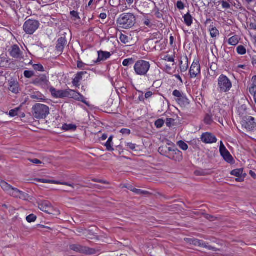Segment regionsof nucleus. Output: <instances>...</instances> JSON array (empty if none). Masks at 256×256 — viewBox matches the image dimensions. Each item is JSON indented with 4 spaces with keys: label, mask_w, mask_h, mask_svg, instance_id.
<instances>
[{
    "label": "nucleus",
    "mask_w": 256,
    "mask_h": 256,
    "mask_svg": "<svg viewBox=\"0 0 256 256\" xmlns=\"http://www.w3.org/2000/svg\"><path fill=\"white\" fill-rule=\"evenodd\" d=\"M50 91L52 96L54 98H72L86 103L84 100V96L75 90H56L55 88L52 86L50 88Z\"/></svg>",
    "instance_id": "obj_1"
},
{
    "label": "nucleus",
    "mask_w": 256,
    "mask_h": 256,
    "mask_svg": "<svg viewBox=\"0 0 256 256\" xmlns=\"http://www.w3.org/2000/svg\"><path fill=\"white\" fill-rule=\"evenodd\" d=\"M158 152L160 154L176 162H180L183 158L182 152L174 147L173 148L167 146H162L159 148Z\"/></svg>",
    "instance_id": "obj_2"
},
{
    "label": "nucleus",
    "mask_w": 256,
    "mask_h": 256,
    "mask_svg": "<svg viewBox=\"0 0 256 256\" xmlns=\"http://www.w3.org/2000/svg\"><path fill=\"white\" fill-rule=\"evenodd\" d=\"M136 21L134 15L132 13H124L121 14L117 19L118 25L121 28L128 29L133 27Z\"/></svg>",
    "instance_id": "obj_3"
},
{
    "label": "nucleus",
    "mask_w": 256,
    "mask_h": 256,
    "mask_svg": "<svg viewBox=\"0 0 256 256\" xmlns=\"http://www.w3.org/2000/svg\"><path fill=\"white\" fill-rule=\"evenodd\" d=\"M0 186L4 191L11 196L20 198H26V194L24 192L12 186L6 182L0 179Z\"/></svg>",
    "instance_id": "obj_4"
},
{
    "label": "nucleus",
    "mask_w": 256,
    "mask_h": 256,
    "mask_svg": "<svg viewBox=\"0 0 256 256\" xmlns=\"http://www.w3.org/2000/svg\"><path fill=\"white\" fill-rule=\"evenodd\" d=\"M32 112L34 118L38 120L44 119L50 114V108L45 104H36L33 106Z\"/></svg>",
    "instance_id": "obj_5"
},
{
    "label": "nucleus",
    "mask_w": 256,
    "mask_h": 256,
    "mask_svg": "<svg viewBox=\"0 0 256 256\" xmlns=\"http://www.w3.org/2000/svg\"><path fill=\"white\" fill-rule=\"evenodd\" d=\"M150 68V62L144 60H138L135 63L134 68L136 74L149 78L148 73Z\"/></svg>",
    "instance_id": "obj_6"
},
{
    "label": "nucleus",
    "mask_w": 256,
    "mask_h": 256,
    "mask_svg": "<svg viewBox=\"0 0 256 256\" xmlns=\"http://www.w3.org/2000/svg\"><path fill=\"white\" fill-rule=\"evenodd\" d=\"M232 87V84L228 78L224 74L220 75L218 78V90L220 92H226Z\"/></svg>",
    "instance_id": "obj_7"
},
{
    "label": "nucleus",
    "mask_w": 256,
    "mask_h": 256,
    "mask_svg": "<svg viewBox=\"0 0 256 256\" xmlns=\"http://www.w3.org/2000/svg\"><path fill=\"white\" fill-rule=\"evenodd\" d=\"M40 26L39 21L29 19L24 23L23 30L26 34L32 35L38 28Z\"/></svg>",
    "instance_id": "obj_8"
},
{
    "label": "nucleus",
    "mask_w": 256,
    "mask_h": 256,
    "mask_svg": "<svg viewBox=\"0 0 256 256\" xmlns=\"http://www.w3.org/2000/svg\"><path fill=\"white\" fill-rule=\"evenodd\" d=\"M184 240L190 244H193L196 246H198L206 248L208 250H212L214 252H218L220 250V248L212 246H210L208 243H206L202 240H199L196 238H184Z\"/></svg>",
    "instance_id": "obj_9"
},
{
    "label": "nucleus",
    "mask_w": 256,
    "mask_h": 256,
    "mask_svg": "<svg viewBox=\"0 0 256 256\" xmlns=\"http://www.w3.org/2000/svg\"><path fill=\"white\" fill-rule=\"evenodd\" d=\"M31 84L36 86H40L44 89L48 88L50 85L48 77L46 74H40L33 78Z\"/></svg>",
    "instance_id": "obj_10"
},
{
    "label": "nucleus",
    "mask_w": 256,
    "mask_h": 256,
    "mask_svg": "<svg viewBox=\"0 0 256 256\" xmlns=\"http://www.w3.org/2000/svg\"><path fill=\"white\" fill-rule=\"evenodd\" d=\"M242 128H244L247 131H253L256 128V122L254 118L246 116L242 118L241 122Z\"/></svg>",
    "instance_id": "obj_11"
},
{
    "label": "nucleus",
    "mask_w": 256,
    "mask_h": 256,
    "mask_svg": "<svg viewBox=\"0 0 256 256\" xmlns=\"http://www.w3.org/2000/svg\"><path fill=\"white\" fill-rule=\"evenodd\" d=\"M220 152L224 159L228 163L232 164L234 162V158L228 150L226 148L222 142H220Z\"/></svg>",
    "instance_id": "obj_12"
},
{
    "label": "nucleus",
    "mask_w": 256,
    "mask_h": 256,
    "mask_svg": "<svg viewBox=\"0 0 256 256\" xmlns=\"http://www.w3.org/2000/svg\"><path fill=\"white\" fill-rule=\"evenodd\" d=\"M8 90L14 94H18L20 91V84L17 80L11 78L7 84Z\"/></svg>",
    "instance_id": "obj_13"
},
{
    "label": "nucleus",
    "mask_w": 256,
    "mask_h": 256,
    "mask_svg": "<svg viewBox=\"0 0 256 256\" xmlns=\"http://www.w3.org/2000/svg\"><path fill=\"white\" fill-rule=\"evenodd\" d=\"M200 72V66L198 60H194L190 70V75L191 78L197 76Z\"/></svg>",
    "instance_id": "obj_14"
},
{
    "label": "nucleus",
    "mask_w": 256,
    "mask_h": 256,
    "mask_svg": "<svg viewBox=\"0 0 256 256\" xmlns=\"http://www.w3.org/2000/svg\"><path fill=\"white\" fill-rule=\"evenodd\" d=\"M10 56L16 59H20L22 58V52L18 45L12 46L9 50Z\"/></svg>",
    "instance_id": "obj_15"
},
{
    "label": "nucleus",
    "mask_w": 256,
    "mask_h": 256,
    "mask_svg": "<svg viewBox=\"0 0 256 256\" xmlns=\"http://www.w3.org/2000/svg\"><path fill=\"white\" fill-rule=\"evenodd\" d=\"M38 207L42 212L49 214H53L54 208L48 201L44 200L39 202Z\"/></svg>",
    "instance_id": "obj_16"
},
{
    "label": "nucleus",
    "mask_w": 256,
    "mask_h": 256,
    "mask_svg": "<svg viewBox=\"0 0 256 256\" xmlns=\"http://www.w3.org/2000/svg\"><path fill=\"white\" fill-rule=\"evenodd\" d=\"M222 110L219 106H214L210 111V113L211 114L214 120H217L220 124H222L223 122L222 118Z\"/></svg>",
    "instance_id": "obj_17"
},
{
    "label": "nucleus",
    "mask_w": 256,
    "mask_h": 256,
    "mask_svg": "<svg viewBox=\"0 0 256 256\" xmlns=\"http://www.w3.org/2000/svg\"><path fill=\"white\" fill-rule=\"evenodd\" d=\"M201 140L205 144H212L216 142L217 139L213 134L206 132L202 135Z\"/></svg>",
    "instance_id": "obj_18"
},
{
    "label": "nucleus",
    "mask_w": 256,
    "mask_h": 256,
    "mask_svg": "<svg viewBox=\"0 0 256 256\" xmlns=\"http://www.w3.org/2000/svg\"><path fill=\"white\" fill-rule=\"evenodd\" d=\"M79 250L78 252L86 254H94L99 252L100 250H96L92 248H90L88 247L80 245V248H79Z\"/></svg>",
    "instance_id": "obj_19"
},
{
    "label": "nucleus",
    "mask_w": 256,
    "mask_h": 256,
    "mask_svg": "<svg viewBox=\"0 0 256 256\" xmlns=\"http://www.w3.org/2000/svg\"><path fill=\"white\" fill-rule=\"evenodd\" d=\"M67 44V40L65 37H60L57 41L56 49L57 51L62 52Z\"/></svg>",
    "instance_id": "obj_20"
},
{
    "label": "nucleus",
    "mask_w": 256,
    "mask_h": 256,
    "mask_svg": "<svg viewBox=\"0 0 256 256\" xmlns=\"http://www.w3.org/2000/svg\"><path fill=\"white\" fill-rule=\"evenodd\" d=\"M98 58L95 63H99L101 61H104L110 58L111 54L110 52L100 50L98 52Z\"/></svg>",
    "instance_id": "obj_21"
},
{
    "label": "nucleus",
    "mask_w": 256,
    "mask_h": 256,
    "mask_svg": "<svg viewBox=\"0 0 256 256\" xmlns=\"http://www.w3.org/2000/svg\"><path fill=\"white\" fill-rule=\"evenodd\" d=\"M86 72H78L75 76V78L72 80V83L74 86L78 88L80 86V82L82 79L83 76L86 74Z\"/></svg>",
    "instance_id": "obj_22"
},
{
    "label": "nucleus",
    "mask_w": 256,
    "mask_h": 256,
    "mask_svg": "<svg viewBox=\"0 0 256 256\" xmlns=\"http://www.w3.org/2000/svg\"><path fill=\"white\" fill-rule=\"evenodd\" d=\"M128 188L134 193L138 195H148L150 194L148 192L142 190L140 189L132 188V187H129Z\"/></svg>",
    "instance_id": "obj_23"
},
{
    "label": "nucleus",
    "mask_w": 256,
    "mask_h": 256,
    "mask_svg": "<svg viewBox=\"0 0 256 256\" xmlns=\"http://www.w3.org/2000/svg\"><path fill=\"white\" fill-rule=\"evenodd\" d=\"M178 103L182 106L185 107L190 104V100L184 94L182 98L178 102Z\"/></svg>",
    "instance_id": "obj_24"
},
{
    "label": "nucleus",
    "mask_w": 256,
    "mask_h": 256,
    "mask_svg": "<svg viewBox=\"0 0 256 256\" xmlns=\"http://www.w3.org/2000/svg\"><path fill=\"white\" fill-rule=\"evenodd\" d=\"M184 21L186 26H190L192 24V17L190 13H187L184 16Z\"/></svg>",
    "instance_id": "obj_25"
},
{
    "label": "nucleus",
    "mask_w": 256,
    "mask_h": 256,
    "mask_svg": "<svg viewBox=\"0 0 256 256\" xmlns=\"http://www.w3.org/2000/svg\"><path fill=\"white\" fill-rule=\"evenodd\" d=\"M209 31L210 32V36L212 38H215L220 34L218 30L214 26H210Z\"/></svg>",
    "instance_id": "obj_26"
},
{
    "label": "nucleus",
    "mask_w": 256,
    "mask_h": 256,
    "mask_svg": "<svg viewBox=\"0 0 256 256\" xmlns=\"http://www.w3.org/2000/svg\"><path fill=\"white\" fill-rule=\"evenodd\" d=\"M172 94L176 98V100L178 102L182 97L184 95L183 92H182L178 90H174Z\"/></svg>",
    "instance_id": "obj_27"
},
{
    "label": "nucleus",
    "mask_w": 256,
    "mask_h": 256,
    "mask_svg": "<svg viewBox=\"0 0 256 256\" xmlns=\"http://www.w3.org/2000/svg\"><path fill=\"white\" fill-rule=\"evenodd\" d=\"M112 139L113 136H112L108 138V141L106 142L105 144V146H106L107 150L108 151H112L114 150L112 146Z\"/></svg>",
    "instance_id": "obj_28"
},
{
    "label": "nucleus",
    "mask_w": 256,
    "mask_h": 256,
    "mask_svg": "<svg viewBox=\"0 0 256 256\" xmlns=\"http://www.w3.org/2000/svg\"><path fill=\"white\" fill-rule=\"evenodd\" d=\"M244 170L242 168L236 169L232 170L230 172V174L232 176H234L236 177L244 176Z\"/></svg>",
    "instance_id": "obj_29"
},
{
    "label": "nucleus",
    "mask_w": 256,
    "mask_h": 256,
    "mask_svg": "<svg viewBox=\"0 0 256 256\" xmlns=\"http://www.w3.org/2000/svg\"><path fill=\"white\" fill-rule=\"evenodd\" d=\"M62 129L65 130H75L76 129V126L73 124H64Z\"/></svg>",
    "instance_id": "obj_30"
},
{
    "label": "nucleus",
    "mask_w": 256,
    "mask_h": 256,
    "mask_svg": "<svg viewBox=\"0 0 256 256\" xmlns=\"http://www.w3.org/2000/svg\"><path fill=\"white\" fill-rule=\"evenodd\" d=\"M214 120L211 114L209 112V114H208L206 116L204 120V122L205 124H206L210 125L212 123Z\"/></svg>",
    "instance_id": "obj_31"
},
{
    "label": "nucleus",
    "mask_w": 256,
    "mask_h": 256,
    "mask_svg": "<svg viewBox=\"0 0 256 256\" xmlns=\"http://www.w3.org/2000/svg\"><path fill=\"white\" fill-rule=\"evenodd\" d=\"M238 42L237 36H234L229 38L228 42L230 44L234 46L238 43Z\"/></svg>",
    "instance_id": "obj_32"
},
{
    "label": "nucleus",
    "mask_w": 256,
    "mask_h": 256,
    "mask_svg": "<svg viewBox=\"0 0 256 256\" xmlns=\"http://www.w3.org/2000/svg\"><path fill=\"white\" fill-rule=\"evenodd\" d=\"M32 98L36 99L40 101H44L45 100V97L40 93L34 94L31 96Z\"/></svg>",
    "instance_id": "obj_33"
},
{
    "label": "nucleus",
    "mask_w": 256,
    "mask_h": 256,
    "mask_svg": "<svg viewBox=\"0 0 256 256\" xmlns=\"http://www.w3.org/2000/svg\"><path fill=\"white\" fill-rule=\"evenodd\" d=\"M120 40L124 44L129 42V37L125 34H121L120 36Z\"/></svg>",
    "instance_id": "obj_34"
},
{
    "label": "nucleus",
    "mask_w": 256,
    "mask_h": 256,
    "mask_svg": "<svg viewBox=\"0 0 256 256\" xmlns=\"http://www.w3.org/2000/svg\"><path fill=\"white\" fill-rule=\"evenodd\" d=\"M60 184H64V185L68 186L70 187V188L68 189L64 190V191L68 192H72L73 190L75 188V187L76 186L78 187V186L76 185V184H69L68 182H63V183H60Z\"/></svg>",
    "instance_id": "obj_35"
},
{
    "label": "nucleus",
    "mask_w": 256,
    "mask_h": 256,
    "mask_svg": "<svg viewBox=\"0 0 256 256\" xmlns=\"http://www.w3.org/2000/svg\"><path fill=\"white\" fill-rule=\"evenodd\" d=\"M178 146L182 150H186L188 148V145L182 140H180L177 143Z\"/></svg>",
    "instance_id": "obj_36"
},
{
    "label": "nucleus",
    "mask_w": 256,
    "mask_h": 256,
    "mask_svg": "<svg viewBox=\"0 0 256 256\" xmlns=\"http://www.w3.org/2000/svg\"><path fill=\"white\" fill-rule=\"evenodd\" d=\"M236 50L238 53L241 55L246 54V48L242 45L238 46L237 47Z\"/></svg>",
    "instance_id": "obj_37"
},
{
    "label": "nucleus",
    "mask_w": 256,
    "mask_h": 256,
    "mask_svg": "<svg viewBox=\"0 0 256 256\" xmlns=\"http://www.w3.org/2000/svg\"><path fill=\"white\" fill-rule=\"evenodd\" d=\"M134 62V60L132 58L125 59L122 62V64L124 66H128L130 65L133 64Z\"/></svg>",
    "instance_id": "obj_38"
},
{
    "label": "nucleus",
    "mask_w": 256,
    "mask_h": 256,
    "mask_svg": "<svg viewBox=\"0 0 256 256\" xmlns=\"http://www.w3.org/2000/svg\"><path fill=\"white\" fill-rule=\"evenodd\" d=\"M33 68L37 71L44 72V66L40 64H34L32 66Z\"/></svg>",
    "instance_id": "obj_39"
},
{
    "label": "nucleus",
    "mask_w": 256,
    "mask_h": 256,
    "mask_svg": "<svg viewBox=\"0 0 256 256\" xmlns=\"http://www.w3.org/2000/svg\"><path fill=\"white\" fill-rule=\"evenodd\" d=\"M20 108H16L12 110L9 112V115L10 116L12 117L15 116H16L18 115V112L20 110Z\"/></svg>",
    "instance_id": "obj_40"
},
{
    "label": "nucleus",
    "mask_w": 256,
    "mask_h": 256,
    "mask_svg": "<svg viewBox=\"0 0 256 256\" xmlns=\"http://www.w3.org/2000/svg\"><path fill=\"white\" fill-rule=\"evenodd\" d=\"M24 76L28 78H30L34 75V72L33 71L25 70L24 72Z\"/></svg>",
    "instance_id": "obj_41"
},
{
    "label": "nucleus",
    "mask_w": 256,
    "mask_h": 256,
    "mask_svg": "<svg viewBox=\"0 0 256 256\" xmlns=\"http://www.w3.org/2000/svg\"><path fill=\"white\" fill-rule=\"evenodd\" d=\"M164 123V122L162 119H158L156 120L155 122V126H156L158 128H160L162 127Z\"/></svg>",
    "instance_id": "obj_42"
},
{
    "label": "nucleus",
    "mask_w": 256,
    "mask_h": 256,
    "mask_svg": "<svg viewBox=\"0 0 256 256\" xmlns=\"http://www.w3.org/2000/svg\"><path fill=\"white\" fill-rule=\"evenodd\" d=\"M26 220L28 222H34L36 220V216L34 214H30L26 216Z\"/></svg>",
    "instance_id": "obj_43"
},
{
    "label": "nucleus",
    "mask_w": 256,
    "mask_h": 256,
    "mask_svg": "<svg viewBox=\"0 0 256 256\" xmlns=\"http://www.w3.org/2000/svg\"><path fill=\"white\" fill-rule=\"evenodd\" d=\"M37 181H38L39 182H42V183H50V184H60V182H56V181L48 180H45V179H38L37 180Z\"/></svg>",
    "instance_id": "obj_44"
},
{
    "label": "nucleus",
    "mask_w": 256,
    "mask_h": 256,
    "mask_svg": "<svg viewBox=\"0 0 256 256\" xmlns=\"http://www.w3.org/2000/svg\"><path fill=\"white\" fill-rule=\"evenodd\" d=\"M126 146L127 148L132 150H134L136 148V145L132 142H126Z\"/></svg>",
    "instance_id": "obj_45"
},
{
    "label": "nucleus",
    "mask_w": 256,
    "mask_h": 256,
    "mask_svg": "<svg viewBox=\"0 0 256 256\" xmlns=\"http://www.w3.org/2000/svg\"><path fill=\"white\" fill-rule=\"evenodd\" d=\"M186 62H188V60H187ZM180 70L182 72H186L188 68V64L186 63L185 65H182V62L181 60L180 62Z\"/></svg>",
    "instance_id": "obj_46"
},
{
    "label": "nucleus",
    "mask_w": 256,
    "mask_h": 256,
    "mask_svg": "<svg viewBox=\"0 0 256 256\" xmlns=\"http://www.w3.org/2000/svg\"><path fill=\"white\" fill-rule=\"evenodd\" d=\"M174 122V120L173 118H166V126L169 128L172 127V126L174 125L173 123Z\"/></svg>",
    "instance_id": "obj_47"
},
{
    "label": "nucleus",
    "mask_w": 256,
    "mask_h": 256,
    "mask_svg": "<svg viewBox=\"0 0 256 256\" xmlns=\"http://www.w3.org/2000/svg\"><path fill=\"white\" fill-rule=\"evenodd\" d=\"M250 94L254 96L256 94V85L254 84H252V86L250 88L249 90Z\"/></svg>",
    "instance_id": "obj_48"
},
{
    "label": "nucleus",
    "mask_w": 256,
    "mask_h": 256,
    "mask_svg": "<svg viewBox=\"0 0 256 256\" xmlns=\"http://www.w3.org/2000/svg\"><path fill=\"white\" fill-rule=\"evenodd\" d=\"M80 248V244H72L70 246V250H74L76 252H78L79 248Z\"/></svg>",
    "instance_id": "obj_49"
},
{
    "label": "nucleus",
    "mask_w": 256,
    "mask_h": 256,
    "mask_svg": "<svg viewBox=\"0 0 256 256\" xmlns=\"http://www.w3.org/2000/svg\"><path fill=\"white\" fill-rule=\"evenodd\" d=\"M70 14L74 18V20L80 19L78 13L77 12H76L74 10L71 11Z\"/></svg>",
    "instance_id": "obj_50"
},
{
    "label": "nucleus",
    "mask_w": 256,
    "mask_h": 256,
    "mask_svg": "<svg viewBox=\"0 0 256 256\" xmlns=\"http://www.w3.org/2000/svg\"><path fill=\"white\" fill-rule=\"evenodd\" d=\"M176 6L180 10H184V4L182 1H178L176 4Z\"/></svg>",
    "instance_id": "obj_51"
},
{
    "label": "nucleus",
    "mask_w": 256,
    "mask_h": 256,
    "mask_svg": "<svg viewBox=\"0 0 256 256\" xmlns=\"http://www.w3.org/2000/svg\"><path fill=\"white\" fill-rule=\"evenodd\" d=\"M155 16L158 18H163L162 13L160 12L158 9L156 10V11L155 12Z\"/></svg>",
    "instance_id": "obj_52"
},
{
    "label": "nucleus",
    "mask_w": 256,
    "mask_h": 256,
    "mask_svg": "<svg viewBox=\"0 0 256 256\" xmlns=\"http://www.w3.org/2000/svg\"><path fill=\"white\" fill-rule=\"evenodd\" d=\"M86 66V64L81 61H78L77 62V66L79 68L83 69Z\"/></svg>",
    "instance_id": "obj_53"
},
{
    "label": "nucleus",
    "mask_w": 256,
    "mask_h": 256,
    "mask_svg": "<svg viewBox=\"0 0 256 256\" xmlns=\"http://www.w3.org/2000/svg\"><path fill=\"white\" fill-rule=\"evenodd\" d=\"M222 6L224 8H230V6L228 2L225 1H222Z\"/></svg>",
    "instance_id": "obj_54"
},
{
    "label": "nucleus",
    "mask_w": 256,
    "mask_h": 256,
    "mask_svg": "<svg viewBox=\"0 0 256 256\" xmlns=\"http://www.w3.org/2000/svg\"><path fill=\"white\" fill-rule=\"evenodd\" d=\"M120 132L123 134H130V130L127 128H122Z\"/></svg>",
    "instance_id": "obj_55"
},
{
    "label": "nucleus",
    "mask_w": 256,
    "mask_h": 256,
    "mask_svg": "<svg viewBox=\"0 0 256 256\" xmlns=\"http://www.w3.org/2000/svg\"><path fill=\"white\" fill-rule=\"evenodd\" d=\"M28 160L34 164H42V162L38 159H28Z\"/></svg>",
    "instance_id": "obj_56"
},
{
    "label": "nucleus",
    "mask_w": 256,
    "mask_h": 256,
    "mask_svg": "<svg viewBox=\"0 0 256 256\" xmlns=\"http://www.w3.org/2000/svg\"><path fill=\"white\" fill-rule=\"evenodd\" d=\"M92 180L93 182H99V183H102V184H108V182L106 181H105V180H102L94 178V179Z\"/></svg>",
    "instance_id": "obj_57"
},
{
    "label": "nucleus",
    "mask_w": 256,
    "mask_h": 256,
    "mask_svg": "<svg viewBox=\"0 0 256 256\" xmlns=\"http://www.w3.org/2000/svg\"><path fill=\"white\" fill-rule=\"evenodd\" d=\"M246 174H244V176H238V178L236 179V181L238 182H242L244 180V178H245Z\"/></svg>",
    "instance_id": "obj_58"
},
{
    "label": "nucleus",
    "mask_w": 256,
    "mask_h": 256,
    "mask_svg": "<svg viewBox=\"0 0 256 256\" xmlns=\"http://www.w3.org/2000/svg\"><path fill=\"white\" fill-rule=\"evenodd\" d=\"M144 24L148 26H151V23H150V20L148 19V18H146L144 20Z\"/></svg>",
    "instance_id": "obj_59"
},
{
    "label": "nucleus",
    "mask_w": 256,
    "mask_h": 256,
    "mask_svg": "<svg viewBox=\"0 0 256 256\" xmlns=\"http://www.w3.org/2000/svg\"><path fill=\"white\" fill-rule=\"evenodd\" d=\"M205 218L210 221L214 220V217L211 215L206 214Z\"/></svg>",
    "instance_id": "obj_60"
},
{
    "label": "nucleus",
    "mask_w": 256,
    "mask_h": 256,
    "mask_svg": "<svg viewBox=\"0 0 256 256\" xmlns=\"http://www.w3.org/2000/svg\"><path fill=\"white\" fill-rule=\"evenodd\" d=\"M107 15L106 13H102L100 14L99 18L102 20H104L106 18Z\"/></svg>",
    "instance_id": "obj_61"
},
{
    "label": "nucleus",
    "mask_w": 256,
    "mask_h": 256,
    "mask_svg": "<svg viewBox=\"0 0 256 256\" xmlns=\"http://www.w3.org/2000/svg\"><path fill=\"white\" fill-rule=\"evenodd\" d=\"M250 28L252 30H256V24L250 23Z\"/></svg>",
    "instance_id": "obj_62"
},
{
    "label": "nucleus",
    "mask_w": 256,
    "mask_h": 256,
    "mask_svg": "<svg viewBox=\"0 0 256 256\" xmlns=\"http://www.w3.org/2000/svg\"><path fill=\"white\" fill-rule=\"evenodd\" d=\"M152 95V92H148L145 94V98H150Z\"/></svg>",
    "instance_id": "obj_63"
},
{
    "label": "nucleus",
    "mask_w": 256,
    "mask_h": 256,
    "mask_svg": "<svg viewBox=\"0 0 256 256\" xmlns=\"http://www.w3.org/2000/svg\"><path fill=\"white\" fill-rule=\"evenodd\" d=\"M252 63L254 66H256V56H254L252 58Z\"/></svg>",
    "instance_id": "obj_64"
}]
</instances>
